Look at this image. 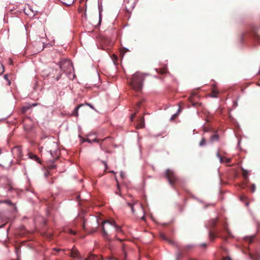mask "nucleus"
<instances>
[{
  "label": "nucleus",
  "mask_w": 260,
  "mask_h": 260,
  "mask_svg": "<svg viewBox=\"0 0 260 260\" xmlns=\"http://www.w3.org/2000/svg\"><path fill=\"white\" fill-rule=\"evenodd\" d=\"M122 228L113 220H106L102 223V236L107 241H111V237L116 233H121Z\"/></svg>",
  "instance_id": "f257e3e1"
},
{
  "label": "nucleus",
  "mask_w": 260,
  "mask_h": 260,
  "mask_svg": "<svg viewBox=\"0 0 260 260\" xmlns=\"http://www.w3.org/2000/svg\"><path fill=\"white\" fill-rule=\"evenodd\" d=\"M45 147L46 150L49 152L50 155L52 157V158L49 159V161L51 162L48 164L46 167L48 170L53 169L56 167L53 161L58 158L60 154V150L58 149V144L56 142L49 141L45 144Z\"/></svg>",
  "instance_id": "f03ea898"
},
{
  "label": "nucleus",
  "mask_w": 260,
  "mask_h": 260,
  "mask_svg": "<svg viewBox=\"0 0 260 260\" xmlns=\"http://www.w3.org/2000/svg\"><path fill=\"white\" fill-rule=\"evenodd\" d=\"M144 76L140 72L134 74L131 78L130 85L133 89L137 91H141L143 88Z\"/></svg>",
  "instance_id": "7ed1b4c3"
},
{
  "label": "nucleus",
  "mask_w": 260,
  "mask_h": 260,
  "mask_svg": "<svg viewBox=\"0 0 260 260\" xmlns=\"http://www.w3.org/2000/svg\"><path fill=\"white\" fill-rule=\"evenodd\" d=\"M127 205L131 208L132 212L138 218H144V210L141 203L138 201L127 202Z\"/></svg>",
  "instance_id": "20e7f679"
},
{
  "label": "nucleus",
  "mask_w": 260,
  "mask_h": 260,
  "mask_svg": "<svg viewBox=\"0 0 260 260\" xmlns=\"http://www.w3.org/2000/svg\"><path fill=\"white\" fill-rule=\"evenodd\" d=\"M89 222L93 223L95 226V228L90 232V233H94L96 231V229L99 226L98 219L96 217L92 216L90 218V219L85 220L83 223V227L84 229H86L89 228H91V226L89 225Z\"/></svg>",
  "instance_id": "39448f33"
},
{
  "label": "nucleus",
  "mask_w": 260,
  "mask_h": 260,
  "mask_svg": "<svg viewBox=\"0 0 260 260\" xmlns=\"http://www.w3.org/2000/svg\"><path fill=\"white\" fill-rule=\"evenodd\" d=\"M66 61V66H68L67 70H68V72L66 71L67 76L70 80H73L76 77L73 63L70 59L67 58Z\"/></svg>",
  "instance_id": "423d86ee"
},
{
  "label": "nucleus",
  "mask_w": 260,
  "mask_h": 260,
  "mask_svg": "<svg viewBox=\"0 0 260 260\" xmlns=\"http://www.w3.org/2000/svg\"><path fill=\"white\" fill-rule=\"evenodd\" d=\"M165 176L171 185L173 186L174 184L177 183L178 178L173 170L167 169L165 173Z\"/></svg>",
  "instance_id": "0eeeda50"
},
{
  "label": "nucleus",
  "mask_w": 260,
  "mask_h": 260,
  "mask_svg": "<svg viewBox=\"0 0 260 260\" xmlns=\"http://www.w3.org/2000/svg\"><path fill=\"white\" fill-rule=\"evenodd\" d=\"M123 4L124 5L125 9L128 13H131L136 5V2L131 1L129 0H124Z\"/></svg>",
  "instance_id": "6e6552de"
},
{
  "label": "nucleus",
  "mask_w": 260,
  "mask_h": 260,
  "mask_svg": "<svg viewBox=\"0 0 260 260\" xmlns=\"http://www.w3.org/2000/svg\"><path fill=\"white\" fill-rule=\"evenodd\" d=\"M12 152L14 155V157H16L18 162L19 161L18 159H20L22 156L21 147L20 146L14 147L12 150Z\"/></svg>",
  "instance_id": "1a4fd4ad"
},
{
  "label": "nucleus",
  "mask_w": 260,
  "mask_h": 260,
  "mask_svg": "<svg viewBox=\"0 0 260 260\" xmlns=\"http://www.w3.org/2000/svg\"><path fill=\"white\" fill-rule=\"evenodd\" d=\"M217 217L213 218L208 221V223H206V226L208 228H214L217 222Z\"/></svg>",
  "instance_id": "9d476101"
},
{
  "label": "nucleus",
  "mask_w": 260,
  "mask_h": 260,
  "mask_svg": "<svg viewBox=\"0 0 260 260\" xmlns=\"http://www.w3.org/2000/svg\"><path fill=\"white\" fill-rule=\"evenodd\" d=\"M83 104H80L79 105H78L77 106H76L74 110H73V111L70 113V114H69V115L70 116H76V117H77L78 116V110L79 109L83 106Z\"/></svg>",
  "instance_id": "9b49d317"
},
{
  "label": "nucleus",
  "mask_w": 260,
  "mask_h": 260,
  "mask_svg": "<svg viewBox=\"0 0 260 260\" xmlns=\"http://www.w3.org/2000/svg\"><path fill=\"white\" fill-rule=\"evenodd\" d=\"M68 254H70L71 257H76L78 255V252L77 250L73 247L72 249L69 250Z\"/></svg>",
  "instance_id": "f8f14e48"
},
{
  "label": "nucleus",
  "mask_w": 260,
  "mask_h": 260,
  "mask_svg": "<svg viewBox=\"0 0 260 260\" xmlns=\"http://www.w3.org/2000/svg\"><path fill=\"white\" fill-rule=\"evenodd\" d=\"M98 8L99 11V23L98 24H100L102 21V12L103 11V7L101 3L99 2L98 3Z\"/></svg>",
  "instance_id": "ddd939ff"
},
{
  "label": "nucleus",
  "mask_w": 260,
  "mask_h": 260,
  "mask_svg": "<svg viewBox=\"0 0 260 260\" xmlns=\"http://www.w3.org/2000/svg\"><path fill=\"white\" fill-rule=\"evenodd\" d=\"M160 238L163 239L164 240H165L167 242H168L169 243H170V244H173V245H176L177 247H178V245L177 244V243H176L175 242L173 241H171L169 239H168L166 236H165V235L164 234H162V233H161L160 234Z\"/></svg>",
  "instance_id": "4468645a"
},
{
  "label": "nucleus",
  "mask_w": 260,
  "mask_h": 260,
  "mask_svg": "<svg viewBox=\"0 0 260 260\" xmlns=\"http://www.w3.org/2000/svg\"><path fill=\"white\" fill-rule=\"evenodd\" d=\"M29 157L32 159L35 160V161H37L39 163H40V160L39 158L37 156L36 154L29 153H28Z\"/></svg>",
  "instance_id": "2eb2a0df"
},
{
  "label": "nucleus",
  "mask_w": 260,
  "mask_h": 260,
  "mask_svg": "<svg viewBox=\"0 0 260 260\" xmlns=\"http://www.w3.org/2000/svg\"><path fill=\"white\" fill-rule=\"evenodd\" d=\"M219 137L218 135L215 134L213 135L210 137V141L211 142H213L214 141H218L219 140Z\"/></svg>",
  "instance_id": "dca6fc26"
},
{
  "label": "nucleus",
  "mask_w": 260,
  "mask_h": 260,
  "mask_svg": "<svg viewBox=\"0 0 260 260\" xmlns=\"http://www.w3.org/2000/svg\"><path fill=\"white\" fill-rule=\"evenodd\" d=\"M144 125H145L144 118V117H141L140 119V123L138 124V125L137 126L138 128H143L144 127Z\"/></svg>",
  "instance_id": "f3484780"
},
{
  "label": "nucleus",
  "mask_w": 260,
  "mask_h": 260,
  "mask_svg": "<svg viewBox=\"0 0 260 260\" xmlns=\"http://www.w3.org/2000/svg\"><path fill=\"white\" fill-rule=\"evenodd\" d=\"M206 145V139L204 137H203L199 143V146L203 147Z\"/></svg>",
  "instance_id": "a211bd4d"
},
{
  "label": "nucleus",
  "mask_w": 260,
  "mask_h": 260,
  "mask_svg": "<svg viewBox=\"0 0 260 260\" xmlns=\"http://www.w3.org/2000/svg\"><path fill=\"white\" fill-rule=\"evenodd\" d=\"M215 238V235L211 231L209 232V238L211 241H213Z\"/></svg>",
  "instance_id": "6ab92c4d"
},
{
  "label": "nucleus",
  "mask_w": 260,
  "mask_h": 260,
  "mask_svg": "<svg viewBox=\"0 0 260 260\" xmlns=\"http://www.w3.org/2000/svg\"><path fill=\"white\" fill-rule=\"evenodd\" d=\"M216 156L219 158L220 162L223 163V157H222L219 154V150L217 151L216 153Z\"/></svg>",
  "instance_id": "aec40b11"
},
{
  "label": "nucleus",
  "mask_w": 260,
  "mask_h": 260,
  "mask_svg": "<svg viewBox=\"0 0 260 260\" xmlns=\"http://www.w3.org/2000/svg\"><path fill=\"white\" fill-rule=\"evenodd\" d=\"M218 92L216 90H213L212 91V93L211 94V96L212 98H217Z\"/></svg>",
  "instance_id": "412c9836"
},
{
  "label": "nucleus",
  "mask_w": 260,
  "mask_h": 260,
  "mask_svg": "<svg viewBox=\"0 0 260 260\" xmlns=\"http://www.w3.org/2000/svg\"><path fill=\"white\" fill-rule=\"evenodd\" d=\"M68 233L71 235H75L76 234V232L74 230H73L71 229H68V230H66V233Z\"/></svg>",
  "instance_id": "4be33fe9"
},
{
  "label": "nucleus",
  "mask_w": 260,
  "mask_h": 260,
  "mask_svg": "<svg viewBox=\"0 0 260 260\" xmlns=\"http://www.w3.org/2000/svg\"><path fill=\"white\" fill-rule=\"evenodd\" d=\"M29 108V106H24L21 109V112L22 113H25Z\"/></svg>",
  "instance_id": "5701e85b"
},
{
  "label": "nucleus",
  "mask_w": 260,
  "mask_h": 260,
  "mask_svg": "<svg viewBox=\"0 0 260 260\" xmlns=\"http://www.w3.org/2000/svg\"><path fill=\"white\" fill-rule=\"evenodd\" d=\"M75 0H67L66 2V6H71L74 2Z\"/></svg>",
  "instance_id": "b1692460"
},
{
  "label": "nucleus",
  "mask_w": 260,
  "mask_h": 260,
  "mask_svg": "<svg viewBox=\"0 0 260 260\" xmlns=\"http://www.w3.org/2000/svg\"><path fill=\"white\" fill-rule=\"evenodd\" d=\"M3 203H6L8 204L9 205L13 206V204L12 203V202L10 200H4L2 201Z\"/></svg>",
  "instance_id": "393cba45"
},
{
  "label": "nucleus",
  "mask_w": 260,
  "mask_h": 260,
  "mask_svg": "<svg viewBox=\"0 0 260 260\" xmlns=\"http://www.w3.org/2000/svg\"><path fill=\"white\" fill-rule=\"evenodd\" d=\"M231 158L224 157V158H223V162L229 163V162H231Z\"/></svg>",
  "instance_id": "a878e982"
},
{
  "label": "nucleus",
  "mask_w": 260,
  "mask_h": 260,
  "mask_svg": "<svg viewBox=\"0 0 260 260\" xmlns=\"http://www.w3.org/2000/svg\"><path fill=\"white\" fill-rule=\"evenodd\" d=\"M181 256V253L180 251H178L176 255V260H179V258Z\"/></svg>",
  "instance_id": "bb28decb"
},
{
  "label": "nucleus",
  "mask_w": 260,
  "mask_h": 260,
  "mask_svg": "<svg viewBox=\"0 0 260 260\" xmlns=\"http://www.w3.org/2000/svg\"><path fill=\"white\" fill-rule=\"evenodd\" d=\"M255 189H256V187H255V184H252L251 185V191L252 192H254L255 191Z\"/></svg>",
  "instance_id": "cd10ccee"
},
{
  "label": "nucleus",
  "mask_w": 260,
  "mask_h": 260,
  "mask_svg": "<svg viewBox=\"0 0 260 260\" xmlns=\"http://www.w3.org/2000/svg\"><path fill=\"white\" fill-rule=\"evenodd\" d=\"M86 142H87L89 143H91L92 142L96 141V139H94L93 140H90V139H86Z\"/></svg>",
  "instance_id": "c85d7f7f"
},
{
  "label": "nucleus",
  "mask_w": 260,
  "mask_h": 260,
  "mask_svg": "<svg viewBox=\"0 0 260 260\" xmlns=\"http://www.w3.org/2000/svg\"><path fill=\"white\" fill-rule=\"evenodd\" d=\"M4 78H5L6 80H7V81H8V84H9V85H10L11 82H10V81L9 80V79H8V75H5L4 76Z\"/></svg>",
  "instance_id": "c756f323"
},
{
  "label": "nucleus",
  "mask_w": 260,
  "mask_h": 260,
  "mask_svg": "<svg viewBox=\"0 0 260 260\" xmlns=\"http://www.w3.org/2000/svg\"><path fill=\"white\" fill-rule=\"evenodd\" d=\"M120 174V176L122 178H124L125 177V174H124V172H123L122 171H121Z\"/></svg>",
  "instance_id": "7c9ffc66"
},
{
  "label": "nucleus",
  "mask_w": 260,
  "mask_h": 260,
  "mask_svg": "<svg viewBox=\"0 0 260 260\" xmlns=\"http://www.w3.org/2000/svg\"><path fill=\"white\" fill-rule=\"evenodd\" d=\"M13 189V187H12V186H11V185H9L8 188V190L9 191H12Z\"/></svg>",
  "instance_id": "2f4dec72"
},
{
  "label": "nucleus",
  "mask_w": 260,
  "mask_h": 260,
  "mask_svg": "<svg viewBox=\"0 0 260 260\" xmlns=\"http://www.w3.org/2000/svg\"><path fill=\"white\" fill-rule=\"evenodd\" d=\"M177 113H175V114H173V115L172 116V117H171V118L170 120H173V119L175 117V116L177 115Z\"/></svg>",
  "instance_id": "473e14b6"
},
{
  "label": "nucleus",
  "mask_w": 260,
  "mask_h": 260,
  "mask_svg": "<svg viewBox=\"0 0 260 260\" xmlns=\"http://www.w3.org/2000/svg\"><path fill=\"white\" fill-rule=\"evenodd\" d=\"M191 247H192V246H191V245H186V246H185V249H190V248H191Z\"/></svg>",
  "instance_id": "72a5a7b5"
},
{
  "label": "nucleus",
  "mask_w": 260,
  "mask_h": 260,
  "mask_svg": "<svg viewBox=\"0 0 260 260\" xmlns=\"http://www.w3.org/2000/svg\"><path fill=\"white\" fill-rule=\"evenodd\" d=\"M81 140L82 143L86 142V139H85L84 138H81Z\"/></svg>",
  "instance_id": "f704fd0d"
},
{
  "label": "nucleus",
  "mask_w": 260,
  "mask_h": 260,
  "mask_svg": "<svg viewBox=\"0 0 260 260\" xmlns=\"http://www.w3.org/2000/svg\"><path fill=\"white\" fill-rule=\"evenodd\" d=\"M245 198H246V197H244V196H241V197H240V200H241V201H243Z\"/></svg>",
  "instance_id": "c9c22d12"
},
{
  "label": "nucleus",
  "mask_w": 260,
  "mask_h": 260,
  "mask_svg": "<svg viewBox=\"0 0 260 260\" xmlns=\"http://www.w3.org/2000/svg\"><path fill=\"white\" fill-rule=\"evenodd\" d=\"M135 114H133V115L131 116V120H133V118L135 117Z\"/></svg>",
  "instance_id": "e433bc0d"
},
{
  "label": "nucleus",
  "mask_w": 260,
  "mask_h": 260,
  "mask_svg": "<svg viewBox=\"0 0 260 260\" xmlns=\"http://www.w3.org/2000/svg\"><path fill=\"white\" fill-rule=\"evenodd\" d=\"M201 246H203V247H206V243H202L201 244Z\"/></svg>",
  "instance_id": "4c0bfd02"
},
{
  "label": "nucleus",
  "mask_w": 260,
  "mask_h": 260,
  "mask_svg": "<svg viewBox=\"0 0 260 260\" xmlns=\"http://www.w3.org/2000/svg\"><path fill=\"white\" fill-rule=\"evenodd\" d=\"M247 173H244V174H243V176H244V177L245 178H246V177H247Z\"/></svg>",
  "instance_id": "58836bf2"
},
{
  "label": "nucleus",
  "mask_w": 260,
  "mask_h": 260,
  "mask_svg": "<svg viewBox=\"0 0 260 260\" xmlns=\"http://www.w3.org/2000/svg\"><path fill=\"white\" fill-rule=\"evenodd\" d=\"M102 162L104 165H105L106 164H107V162L105 161H102Z\"/></svg>",
  "instance_id": "ea45409f"
},
{
  "label": "nucleus",
  "mask_w": 260,
  "mask_h": 260,
  "mask_svg": "<svg viewBox=\"0 0 260 260\" xmlns=\"http://www.w3.org/2000/svg\"><path fill=\"white\" fill-rule=\"evenodd\" d=\"M250 257L251 259H253L254 258V257H253V255L252 254H250Z\"/></svg>",
  "instance_id": "a19ab883"
},
{
  "label": "nucleus",
  "mask_w": 260,
  "mask_h": 260,
  "mask_svg": "<svg viewBox=\"0 0 260 260\" xmlns=\"http://www.w3.org/2000/svg\"><path fill=\"white\" fill-rule=\"evenodd\" d=\"M224 260H232L230 258H224Z\"/></svg>",
  "instance_id": "79ce46f5"
},
{
  "label": "nucleus",
  "mask_w": 260,
  "mask_h": 260,
  "mask_svg": "<svg viewBox=\"0 0 260 260\" xmlns=\"http://www.w3.org/2000/svg\"><path fill=\"white\" fill-rule=\"evenodd\" d=\"M105 170H106L108 168L107 164L105 165Z\"/></svg>",
  "instance_id": "37998d69"
},
{
  "label": "nucleus",
  "mask_w": 260,
  "mask_h": 260,
  "mask_svg": "<svg viewBox=\"0 0 260 260\" xmlns=\"http://www.w3.org/2000/svg\"><path fill=\"white\" fill-rule=\"evenodd\" d=\"M88 106H90L91 108H93L92 106L90 104H87Z\"/></svg>",
  "instance_id": "c03bdc74"
},
{
  "label": "nucleus",
  "mask_w": 260,
  "mask_h": 260,
  "mask_svg": "<svg viewBox=\"0 0 260 260\" xmlns=\"http://www.w3.org/2000/svg\"><path fill=\"white\" fill-rule=\"evenodd\" d=\"M245 205H246L247 206H248L249 205V203H248V202H246V203H245Z\"/></svg>",
  "instance_id": "a18cd8bd"
},
{
  "label": "nucleus",
  "mask_w": 260,
  "mask_h": 260,
  "mask_svg": "<svg viewBox=\"0 0 260 260\" xmlns=\"http://www.w3.org/2000/svg\"><path fill=\"white\" fill-rule=\"evenodd\" d=\"M110 172L112 173H114V174L116 173L114 171H111Z\"/></svg>",
  "instance_id": "49530a36"
},
{
  "label": "nucleus",
  "mask_w": 260,
  "mask_h": 260,
  "mask_svg": "<svg viewBox=\"0 0 260 260\" xmlns=\"http://www.w3.org/2000/svg\"><path fill=\"white\" fill-rule=\"evenodd\" d=\"M115 193H116V194H118V195L120 196V194L118 193V192L116 191V192H115Z\"/></svg>",
  "instance_id": "de8ad7c7"
},
{
  "label": "nucleus",
  "mask_w": 260,
  "mask_h": 260,
  "mask_svg": "<svg viewBox=\"0 0 260 260\" xmlns=\"http://www.w3.org/2000/svg\"><path fill=\"white\" fill-rule=\"evenodd\" d=\"M79 197H80V196H79V195H77L76 198H77V199H78Z\"/></svg>",
  "instance_id": "09e8293b"
},
{
  "label": "nucleus",
  "mask_w": 260,
  "mask_h": 260,
  "mask_svg": "<svg viewBox=\"0 0 260 260\" xmlns=\"http://www.w3.org/2000/svg\"><path fill=\"white\" fill-rule=\"evenodd\" d=\"M199 201L201 202H202V201L201 200H200V199H197Z\"/></svg>",
  "instance_id": "8fccbe9b"
},
{
  "label": "nucleus",
  "mask_w": 260,
  "mask_h": 260,
  "mask_svg": "<svg viewBox=\"0 0 260 260\" xmlns=\"http://www.w3.org/2000/svg\"><path fill=\"white\" fill-rule=\"evenodd\" d=\"M117 188L119 189V186L118 184H117Z\"/></svg>",
  "instance_id": "3c124183"
},
{
  "label": "nucleus",
  "mask_w": 260,
  "mask_h": 260,
  "mask_svg": "<svg viewBox=\"0 0 260 260\" xmlns=\"http://www.w3.org/2000/svg\"><path fill=\"white\" fill-rule=\"evenodd\" d=\"M250 243H251V242H252V239H251V238H250Z\"/></svg>",
  "instance_id": "603ef678"
},
{
  "label": "nucleus",
  "mask_w": 260,
  "mask_h": 260,
  "mask_svg": "<svg viewBox=\"0 0 260 260\" xmlns=\"http://www.w3.org/2000/svg\"><path fill=\"white\" fill-rule=\"evenodd\" d=\"M109 260H116V259H109Z\"/></svg>",
  "instance_id": "864d4df0"
},
{
  "label": "nucleus",
  "mask_w": 260,
  "mask_h": 260,
  "mask_svg": "<svg viewBox=\"0 0 260 260\" xmlns=\"http://www.w3.org/2000/svg\"><path fill=\"white\" fill-rule=\"evenodd\" d=\"M60 68H62V65H61V64H60Z\"/></svg>",
  "instance_id": "5fc2aeb1"
},
{
  "label": "nucleus",
  "mask_w": 260,
  "mask_h": 260,
  "mask_svg": "<svg viewBox=\"0 0 260 260\" xmlns=\"http://www.w3.org/2000/svg\"><path fill=\"white\" fill-rule=\"evenodd\" d=\"M125 257H126V254H124V258H125Z\"/></svg>",
  "instance_id": "6e6d98bb"
},
{
  "label": "nucleus",
  "mask_w": 260,
  "mask_h": 260,
  "mask_svg": "<svg viewBox=\"0 0 260 260\" xmlns=\"http://www.w3.org/2000/svg\"><path fill=\"white\" fill-rule=\"evenodd\" d=\"M180 110V109L179 108L178 110V112Z\"/></svg>",
  "instance_id": "4d7b16f0"
},
{
  "label": "nucleus",
  "mask_w": 260,
  "mask_h": 260,
  "mask_svg": "<svg viewBox=\"0 0 260 260\" xmlns=\"http://www.w3.org/2000/svg\"><path fill=\"white\" fill-rule=\"evenodd\" d=\"M108 44L109 43L110 44V42H109V41H108Z\"/></svg>",
  "instance_id": "13d9d810"
},
{
  "label": "nucleus",
  "mask_w": 260,
  "mask_h": 260,
  "mask_svg": "<svg viewBox=\"0 0 260 260\" xmlns=\"http://www.w3.org/2000/svg\"><path fill=\"white\" fill-rule=\"evenodd\" d=\"M84 0H80V2H81L82 1H83Z\"/></svg>",
  "instance_id": "bf43d9fd"
}]
</instances>
